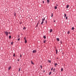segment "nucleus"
Wrapping results in <instances>:
<instances>
[{
	"instance_id": "f257e3e1",
	"label": "nucleus",
	"mask_w": 76,
	"mask_h": 76,
	"mask_svg": "<svg viewBox=\"0 0 76 76\" xmlns=\"http://www.w3.org/2000/svg\"><path fill=\"white\" fill-rule=\"evenodd\" d=\"M4 33L7 36H8V32L7 31H5Z\"/></svg>"
},
{
	"instance_id": "f03ea898",
	"label": "nucleus",
	"mask_w": 76,
	"mask_h": 76,
	"mask_svg": "<svg viewBox=\"0 0 76 76\" xmlns=\"http://www.w3.org/2000/svg\"><path fill=\"white\" fill-rule=\"evenodd\" d=\"M37 51L36 50H34L33 51V53H36Z\"/></svg>"
},
{
	"instance_id": "7ed1b4c3",
	"label": "nucleus",
	"mask_w": 76,
	"mask_h": 76,
	"mask_svg": "<svg viewBox=\"0 0 76 76\" xmlns=\"http://www.w3.org/2000/svg\"><path fill=\"white\" fill-rule=\"evenodd\" d=\"M11 68H12V67H11V66H10L9 67V68H8V70H10V69H11Z\"/></svg>"
},
{
	"instance_id": "20e7f679",
	"label": "nucleus",
	"mask_w": 76,
	"mask_h": 76,
	"mask_svg": "<svg viewBox=\"0 0 76 76\" xmlns=\"http://www.w3.org/2000/svg\"><path fill=\"white\" fill-rule=\"evenodd\" d=\"M53 32V29H51L50 30V32Z\"/></svg>"
},
{
	"instance_id": "39448f33",
	"label": "nucleus",
	"mask_w": 76,
	"mask_h": 76,
	"mask_svg": "<svg viewBox=\"0 0 76 76\" xmlns=\"http://www.w3.org/2000/svg\"><path fill=\"white\" fill-rule=\"evenodd\" d=\"M39 21H38V23H37V25L36 26V27H37V26H38V24H39Z\"/></svg>"
},
{
	"instance_id": "423d86ee",
	"label": "nucleus",
	"mask_w": 76,
	"mask_h": 76,
	"mask_svg": "<svg viewBox=\"0 0 76 76\" xmlns=\"http://www.w3.org/2000/svg\"><path fill=\"white\" fill-rule=\"evenodd\" d=\"M69 5H67L66 6V8L67 9V8H69Z\"/></svg>"
},
{
	"instance_id": "0eeeda50",
	"label": "nucleus",
	"mask_w": 76,
	"mask_h": 76,
	"mask_svg": "<svg viewBox=\"0 0 76 76\" xmlns=\"http://www.w3.org/2000/svg\"><path fill=\"white\" fill-rule=\"evenodd\" d=\"M57 41H59L60 39H59V38H57Z\"/></svg>"
},
{
	"instance_id": "6e6552de",
	"label": "nucleus",
	"mask_w": 76,
	"mask_h": 76,
	"mask_svg": "<svg viewBox=\"0 0 76 76\" xmlns=\"http://www.w3.org/2000/svg\"><path fill=\"white\" fill-rule=\"evenodd\" d=\"M64 17H66V14H64Z\"/></svg>"
},
{
	"instance_id": "1a4fd4ad",
	"label": "nucleus",
	"mask_w": 76,
	"mask_h": 76,
	"mask_svg": "<svg viewBox=\"0 0 76 76\" xmlns=\"http://www.w3.org/2000/svg\"><path fill=\"white\" fill-rule=\"evenodd\" d=\"M56 54H57V53L58 52V51H57V50H56Z\"/></svg>"
},
{
	"instance_id": "9d476101",
	"label": "nucleus",
	"mask_w": 76,
	"mask_h": 76,
	"mask_svg": "<svg viewBox=\"0 0 76 76\" xmlns=\"http://www.w3.org/2000/svg\"><path fill=\"white\" fill-rule=\"evenodd\" d=\"M55 9H57V7H56V6H55Z\"/></svg>"
},
{
	"instance_id": "9b49d317",
	"label": "nucleus",
	"mask_w": 76,
	"mask_h": 76,
	"mask_svg": "<svg viewBox=\"0 0 76 76\" xmlns=\"http://www.w3.org/2000/svg\"><path fill=\"white\" fill-rule=\"evenodd\" d=\"M51 73H52V72H49V75H51Z\"/></svg>"
},
{
	"instance_id": "f8f14e48",
	"label": "nucleus",
	"mask_w": 76,
	"mask_h": 76,
	"mask_svg": "<svg viewBox=\"0 0 76 76\" xmlns=\"http://www.w3.org/2000/svg\"><path fill=\"white\" fill-rule=\"evenodd\" d=\"M71 29H72V30H74V28L73 27H72V28H71Z\"/></svg>"
},
{
	"instance_id": "ddd939ff",
	"label": "nucleus",
	"mask_w": 76,
	"mask_h": 76,
	"mask_svg": "<svg viewBox=\"0 0 76 76\" xmlns=\"http://www.w3.org/2000/svg\"><path fill=\"white\" fill-rule=\"evenodd\" d=\"M27 42V41L26 40H25V43H26Z\"/></svg>"
},
{
	"instance_id": "4468645a",
	"label": "nucleus",
	"mask_w": 76,
	"mask_h": 76,
	"mask_svg": "<svg viewBox=\"0 0 76 76\" xmlns=\"http://www.w3.org/2000/svg\"><path fill=\"white\" fill-rule=\"evenodd\" d=\"M55 64L56 66H57V63L55 64Z\"/></svg>"
},
{
	"instance_id": "2eb2a0df",
	"label": "nucleus",
	"mask_w": 76,
	"mask_h": 76,
	"mask_svg": "<svg viewBox=\"0 0 76 76\" xmlns=\"http://www.w3.org/2000/svg\"><path fill=\"white\" fill-rule=\"evenodd\" d=\"M31 64H34V63H33V62H32V61H31Z\"/></svg>"
},
{
	"instance_id": "dca6fc26",
	"label": "nucleus",
	"mask_w": 76,
	"mask_h": 76,
	"mask_svg": "<svg viewBox=\"0 0 76 76\" xmlns=\"http://www.w3.org/2000/svg\"><path fill=\"white\" fill-rule=\"evenodd\" d=\"M43 37L44 38H45H45H46V37L45 36H44Z\"/></svg>"
},
{
	"instance_id": "f3484780",
	"label": "nucleus",
	"mask_w": 76,
	"mask_h": 76,
	"mask_svg": "<svg viewBox=\"0 0 76 76\" xmlns=\"http://www.w3.org/2000/svg\"><path fill=\"white\" fill-rule=\"evenodd\" d=\"M48 62H49V63L51 62V61H50V60H48Z\"/></svg>"
},
{
	"instance_id": "a211bd4d",
	"label": "nucleus",
	"mask_w": 76,
	"mask_h": 76,
	"mask_svg": "<svg viewBox=\"0 0 76 76\" xmlns=\"http://www.w3.org/2000/svg\"><path fill=\"white\" fill-rule=\"evenodd\" d=\"M63 70V68H62L61 69V72H62Z\"/></svg>"
},
{
	"instance_id": "6ab92c4d",
	"label": "nucleus",
	"mask_w": 76,
	"mask_h": 76,
	"mask_svg": "<svg viewBox=\"0 0 76 76\" xmlns=\"http://www.w3.org/2000/svg\"><path fill=\"white\" fill-rule=\"evenodd\" d=\"M13 57H15V53H14V54L13 55Z\"/></svg>"
},
{
	"instance_id": "aec40b11",
	"label": "nucleus",
	"mask_w": 76,
	"mask_h": 76,
	"mask_svg": "<svg viewBox=\"0 0 76 76\" xmlns=\"http://www.w3.org/2000/svg\"><path fill=\"white\" fill-rule=\"evenodd\" d=\"M43 23H44V22L42 21V23H41V24L42 25V24H43Z\"/></svg>"
},
{
	"instance_id": "412c9836",
	"label": "nucleus",
	"mask_w": 76,
	"mask_h": 76,
	"mask_svg": "<svg viewBox=\"0 0 76 76\" xmlns=\"http://www.w3.org/2000/svg\"><path fill=\"white\" fill-rule=\"evenodd\" d=\"M19 72H20V68H19L18 70Z\"/></svg>"
},
{
	"instance_id": "4be33fe9",
	"label": "nucleus",
	"mask_w": 76,
	"mask_h": 76,
	"mask_svg": "<svg viewBox=\"0 0 76 76\" xmlns=\"http://www.w3.org/2000/svg\"><path fill=\"white\" fill-rule=\"evenodd\" d=\"M47 1H48V3H49V0H47Z\"/></svg>"
},
{
	"instance_id": "5701e85b",
	"label": "nucleus",
	"mask_w": 76,
	"mask_h": 76,
	"mask_svg": "<svg viewBox=\"0 0 76 76\" xmlns=\"http://www.w3.org/2000/svg\"><path fill=\"white\" fill-rule=\"evenodd\" d=\"M70 33V31H68V32L67 33L68 34H69Z\"/></svg>"
},
{
	"instance_id": "b1692460",
	"label": "nucleus",
	"mask_w": 76,
	"mask_h": 76,
	"mask_svg": "<svg viewBox=\"0 0 76 76\" xmlns=\"http://www.w3.org/2000/svg\"><path fill=\"white\" fill-rule=\"evenodd\" d=\"M42 22H44V19H42Z\"/></svg>"
},
{
	"instance_id": "393cba45",
	"label": "nucleus",
	"mask_w": 76,
	"mask_h": 76,
	"mask_svg": "<svg viewBox=\"0 0 76 76\" xmlns=\"http://www.w3.org/2000/svg\"><path fill=\"white\" fill-rule=\"evenodd\" d=\"M9 38L10 39V38H11V36H10L9 37Z\"/></svg>"
},
{
	"instance_id": "a878e982",
	"label": "nucleus",
	"mask_w": 76,
	"mask_h": 76,
	"mask_svg": "<svg viewBox=\"0 0 76 76\" xmlns=\"http://www.w3.org/2000/svg\"><path fill=\"white\" fill-rule=\"evenodd\" d=\"M68 18L67 17H66V19H67Z\"/></svg>"
},
{
	"instance_id": "bb28decb",
	"label": "nucleus",
	"mask_w": 76,
	"mask_h": 76,
	"mask_svg": "<svg viewBox=\"0 0 76 76\" xmlns=\"http://www.w3.org/2000/svg\"><path fill=\"white\" fill-rule=\"evenodd\" d=\"M26 29V28L25 27H24V28H23V29Z\"/></svg>"
},
{
	"instance_id": "cd10ccee",
	"label": "nucleus",
	"mask_w": 76,
	"mask_h": 76,
	"mask_svg": "<svg viewBox=\"0 0 76 76\" xmlns=\"http://www.w3.org/2000/svg\"><path fill=\"white\" fill-rule=\"evenodd\" d=\"M11 45H12V44H13V42H11Z\"/></svg>"
},
{
	"instance_id": "c85d7f7f",
	"label": "nucleus",
	"mask_w": 76,
	"mask_h": 76,
	"mask_svg": "<svg viewBox=\"0 0 76 76\" xmlns=\"http://www.w3.org/2000/svg\"><path fill=\"white\" fill-rule=\"evenodd\" d=\"M53 13L52 14V15L51 16V17H53Z\"/></svg>"
},
{
	"instance_id": "c756f323",
	"label": "nucleus",
	"mask_w": 76,
	"mask_h": 76,
	"mask_svg": "<svg viewBox=\"0 0 76 76\" xmlns=\"http://www.w3.org/2000/svg\"><path fill=\"white\" fill-rule=\"evenodd\" d=\"M20 57H22V55L21 54L20 55Z\"/></svg>"
},
{
	"instance_id": "7c9ffc66",
	"label": "nucleus",
	"mask_w": 76,
	"mask_h": 76,
	"mask_svg": "<svg viewBox=\"0 0 76 76\" xmlns=\"http://www.w3.org/2000/svg\"><path fill=\"white\" fill-rule=\"evenodd\" d=\"M53 68H52L51 69V71H53Z\"/></svg>"
},
{
	"instance_id": "2f4dec72",
	"label": "nucleus",
	"mask_w": 76,
	"mask_h": 76,
	"mask_svg": "<svg viewBox=\"0 0 76 76\" xmlns=\"http://www.w3.org/2000/svg\"><path fill=\"white\" fill-rule=\"evenodd\" d=\"M19 40H20V38H19L18 39V41H19Z\"/></svg>"
},
{
	"instance_id": "473e14b6",
	"label": "nucleus",
	"mask_w": 76,
	"mask_h": 76,
	"mask_svg": "<svg viewBox=\"0 0 76 76\" xmlns=\"http://www.w3.org/2000/svg\"><path fill=\"white\" fill-rule=\"evenodd\" d=\"M43 42H44V43H45V41H44Z\"/></svg>"
},
{
	"instance_id": "72a5a7b5",
	"label": "nucleus",
	"mask_w": 76,
	"mask_h": 76,
	"mask_svg": "<svg viewBox=\"0 0 76 76\" xmlns=\"http://www.w3.org/2000/svg\"><path fill=\"white\" fill-rule=\"evenodd\" d=\"M24 39L25 40H26V37H25L24 38Z\"/></svg>"
},
{
	"instance_id": "f704fd0d",
	"label": "nucleus",
	"mask_w": 76,
	"mask_h": 76,
	"mask_svg": "<svg viewBox=\"0 0 76 76\" xmlns=\"http://www.w3.org/2000/svg\"><path fill=\"white\" fill-rule=\"evenodd\" d=\"M41 69H42V65H41L40 66Z\"/></svg>"
},
{
	"instance_id": "c9c22d12",
	"label": "nucleus",
	"mask_w": 76,
	"mask_h": 76,
	"mask_svg": "<svg viewBox=\"0 0 76 76\" xmlns=\"http://www.w3.org/2000/svg\"><path fill=\"white\" fill-rule=\"evenodd\" d=\"M45 23H47V21H45Z\"/></svg>"
},
{
	"instance_id": "e433bc0d",
	"label": "nucleus",
	"mask_w": 76,
	"mask_h": 76,
	"mask_svg": "<svg viewBox=\"0 0 76 76\" xmlns=\"http://www.w3.org/2000/svg\"><path fill=\"white\" fill-rule=\"evenodd\" d=\"M53 72H54V71L55 70V69H53Z\"/></svg>"
},
{
	"instance_id": "4c0bfd02",
	"label": "nucleus",
	"mask_w": 76,
	"mask_h": 76,
	"mask_svg": "<svg viewBox=\"0 0 76 76\" xmlns=\"http://www.w3.org/2000/svg\"><path fill=\"white\" fill-rule=\"evenodd\" d=\"M43 3H44V1H43Z\"/></svg>"
},
{
	"instance_id": "58836bf2",
	"label": "nucleus",
	"mask_w": 76,
	"mask_h": 76,
	"mask_svg": "<svg viewBox=\"0 0 76 76\" xmlns=\"http://www.w3.org/2000/svg\"><path fill=\"white\" fill-rule=\"evenodd\" d=\"M18 61H19V59H18Z\"/></svg>"
},
{
	"instance_id": "ea45409f",
	"label": "nucleus",
	"mask_w": 76,
	"mask_h": 76,
	"mask_svg": "<svg viewBox=\"0 0 76 76\" xmlns=\"http://www.w3.org/2000/svg\"><path fill=\"white\" fill-rule=\"evenodd\" d=\"M55 21H56V20H54V22H55Z\"/></svg>"
},
{
	"instance_id": "a19ab883",
	"label": "nucleus",
	"mask_w": 76,
	"mask_h": 76,
	"mask_svg": "<svg viewBox=\"0 0 76 76\" xmlns=\"http://www.w3.org/2000/svg\"><path fill=\"white\" fill-rule=\"evenodd\" d=\"M19 36H18V38H19Z\"/></svg>"
},
{
	"instance_id": "79ce46f5",
	"label": "nucleus",
	"mask_w": 76,
	"mask_h": 76,
	"mask_svg": "<svg viewBox=\"0 0 76 76\" xmlns=\"http://www.w3.org/2000/svg\"><path fill=\"white\" fill-rule=\"evenodd\" d=\"M43 19L45 20V18H44Z\"/></svg>"
},
{
	"instance_id": "37998d69",
	"label": "nucleus",
	"mask_w": 76,
	"mask_h": 76,
	"mask_svg": "<svg viewBox=\"0 0 76 76\" xmlns=\"http://www.w3.org/2000/svg\"><path fill=\"white\" fill-rule=\"evenodd\" d=\"M9 34H10V33H9Z\"/></svg>"
},
{
	"instance_id": "c03bdc74",
	"label": "nucleus",
	"mask_w": 76,
	"mask_h": 76,
	"mask_svg": "<svg viewBox=\"0 0 76 76\" xmlns=\"http://www.w3.org/2000/svg\"><path fill=\"white\" fill-rule=\"evenodd\" d=\"M58 58H57V59H58Z\"/></svg>"
},
{
	"instance_id": "a18cd8bd",
	"label": "nucleus",
	"mask_w": 76,
	"mask_h": 76,
	"mask_svg": "<svg viewBox=\"0 0 76 76\" xmlns=\"http://www.w3.org/2000/svg\"><path fill=\"white\" fill-rule=\"evenodd\" d=\"M44 72H45V71H44Z\"/></svg>"
},
{
	"instance_id": "49530a36",
	"label": "nucleus",
	"mask_w": 76,
	"mask_h": 76,
	"mask_svg": "<svg viewBox=\"0 0 76 76\" xmlns=\"http://www.w3.org/2000/svg\"><path fill=\"white\" fill-rule=\"evenodd\" d=\"M57 6H58V5H57Z\"/></svg>"
}]
</instances>
